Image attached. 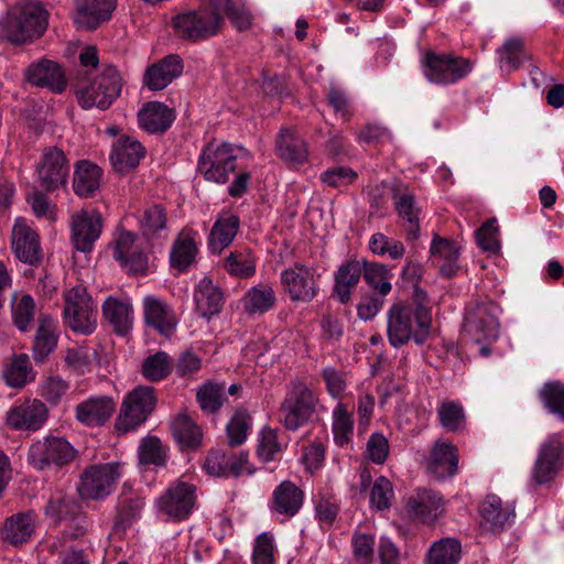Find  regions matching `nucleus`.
<instances>
[{
	"label": "nucleus",
	"instance_id": "1",
	"mask_svg": "<svg viewBox=\"0 0 564 564\" xmlns=\"http://www.w3.org/2000/svg\"><path fill=\"white\" fill-rule=\"evenodd\" d=\"M48 24V12L35 0H20L0 18V39L11 44L31 43L42 36Z\"/></svg>",
	"mask_w": 564,
	"mask_h": 564
},
{
	"label": "nucleus",
	"instance_id": "2",
	"mask_svg": "<svg viewBox=\"0 0 564 564\" xmlns=\"http://www.w3.org/2000/svg\"><path fill=\"white\" fill-rule=\"evenodd\" d=\"M72 88L82 108L97 107L107 110L120 96L122 78L113 65H104L94 78L89 77L88 72H79L72 83Z\"/></svg>",
	"mask_w": 564,
	"mask_h": 564
},
{
	"label": "nucleus",
	"instance_id": "3",
	"mask_svg": "<svg viewBox=\"0 0 564 564\" xmlns=\"http://www.w3.org/2000/svg\"><path fill=\"white\" fill-rule=\"evenodd\" d=\"M319 400L316 392L303 380H292L279 409V422L288 431H297L314 416Z\"/></svg>",
	"mask_w": 564,
	"mask_h": 564
},
{
	"label": "nucleus",
	"instance_id": "4",
	"mask_svg": "<svg viewBox=\"0 0 564 564\" xmlns=\"http://www.w3.org/2000/svg\"><path fill=\"white\" fill-rule=\"evenodd\" d=\"M172 25L177 37L200 42L217 35L225 25V18L209 4L177 14L173 18Z\"/></svg>",
	"mask_w": 564,
	"mask_h": 564
},
{
	"label": "nucleus",
	"instance_id": "5",
	"mask_svg": "<svg viewBox=\"0 0 564 564\" xmlns=\"http://www.w3.org/2000/svg\"><path fill=\"white\" fill-rule=\"evenodd\" d=\"M158 404L155 388L140 384L129 392L120 406L115 429L126 434L141 426L153 413Z\"/></svg>",
	"mask_w": 564,
	"mask_h": 564
},
{
	"label": "nucleus",
	"instance_id": "6",
	"mask_svg": "<svg viewBox=\"0 0 564 564\" xmlns=\"http://www.w3.org/2000/svg\"><path fill=\"white\" fill-rule=\"evenodd\" d=\"M77 451L64 437L47 436L33 443L28 453L29 463L37 470L53 466L63 467L72 463Z\"/></svg>",
	"mask_w": 564,
	"mask_h": 564
},
{
	"label": "nucleus",
	"instance_id": "7",
	"mask_svg": "<svg viewBox=\"0 0 564 564\" xmlns=\"http://www.w3.org/2000/svg\"><path fill=\"white\" fill-rule=\"evenodd\" d=\"M424 75L438 85L454 84L471 72V62L464 57L427 51L422 59Z\"/></svg>",
	"mask_w": 564,
	"mask_h": 564
},
{
	"label": "nucleus",
	"instance_id": "8",
	"mask_svg": "<svg viewBox=\"0 0 564 564\" xmlns=\"http://www.w3.org/2000/svg\"><path fill=\"white\" fill-rule=\"evenodd\" d=\"M237 156L228 143H208L198 160V171L205 180L224 184L236 170Z\"/></svg>",
	"mask_w": 564,
	"mask_h": 564
},
{
	"label": "nucleus",
	"instance_id": "9",
	"mask_svg": "<svg viewBox=\"0 0 564 564\" xmlns=\"http://www.w3.org/2000/svg\"><path fill=\"white\" fill-rule=\"evenodd\" d=\"M64 316L75 332L91 334L96 328L93 299L84 285H75L65 293Z\"/></svg>",
	"mask_w": 564,
	"mask_h": 564
},
{
	"label": "nucleus",
	"instance_id": "10",
	"mask_svg": "<svg viewBox=\"0 0 564 564\" xmlns=\"http://www.w3.org/2000/svg\"><path fill=\"white\" fill-rule=\"evenodd\" d=\"M119 463L93 465L84 470L78 486L83 499L99 500L112 491L121 475Z\"/></svg>",
	"mask_w": 564,
	"mask_h": 564
},
{
	"label": "nucleus",
	"instance_id": "11",
	"mask_svg": "<svg viewBox=\"0 0 564 564\" xmlns=\"http://www.w3.org/2000/svg\"><path fill=\"white\" fill-rule=\"evenodd\" d=\"M69 171V161L63 150L57 147L45 148L36 165L39 186L47 193L64 188Z\"/></svg>",
	"mask_w": 564,
	"mask_h": 564
},
{
	"label": "nucleus",
	"instance_id": "12",
	"mask_svg": "<svg viewBox=\"0 0 564 564\" xmlns=\"http://www.w3.org/2000/svg\"><path fill=\"white\" fill-rule=\"evenodd\" d=\"M318 278L315 270L301 262L281 272V284L292 302H312L318 294Z\"/></svg>",
	"mask_w": 564,
	"mask_h": 564
},
{
	"label": "nucleus",
	"instance_id": "13",
	"mask_svg": "<svg viewBox=\"0 0 564 564\" xmlns=\"http://www.w3.org/2000/svg\"><path fill=\"white\" fill-rule=\"evenodd\" d=\"M196 487L189 482L178 480L171 485L158 499V509L161 513L175 521H182L191 514L196 501Z\"/></svg>",
	"mask_w": 564,
	"mask_h": 564
},
{
	"label": "nucleus",
	"instance_id": "14",
	"mask_svg": "<svg viewBox=\"0 0 564 564\" xmlns=\"http://www.w3.org/2000/svg\"><path fill=\"white\" fill-rule=\"evenodd\" d=\"M419 325L415 324L413 307L409 304L393 303L388 312V339L392 347L400 348L411 339L415 341Z\"/></svg>",
	"mask_w": 564,
	"mask_h": 564
},
{
	"label": "nucleus",
	"instance_id": "15",
	"mask_svg": "<svg viewBox=\"0 0 564 564\" xmlns=\"http://www.w3.org/2000/svg\"><path fill=\"white\" fill-rule=\"evenodd\" d=\"M499 323L492 313V304L476 303L470 306L464 318V329L476 343L495 340L498 337Z\"/></svg>",
	"mask_w": 564,
	"mask_h": 564
},
{
	"label": "nucleus",
	"instance_id": "16",
	"mask_svg": "<svg viewBox=\"0 0 564 564\" xmlns=\"http://www.w3.org/2000/svg\"><path fill=\"white\" fill-rule=\"evenodd\" d=\"M24 76L29 84L46 88L54 94H62L67 87L65 73L62 66L54 61L43 58L30 64Z\"/></svg>",
	"mask_w": 564,
	"mask_h": 564
},
{
	"label": "nucleus",
	"instance_id": "17",
	"mask_svg": "<svg viewBox=\"0 0 564 564\" xmlns=\"http://www.w3.org/2000/svg\"><path fill=\"white\" fill-rule=\"evenodd\" d=\"M480 528L485 532L500 533L511 525L516 517L513 507L496 495H487L479 506Z\"/></svg>",
	"mask_w": 564,
	"mask_h": 564
},
{
	"label": "nucleus",
	"instance_id": "18",
	"mask_svg": "<svg viewBox=\"0 0 564 564\" xmlns=\"http://www.w3.org/2000/svg\"><path fill=\"white\" fill-rule=\"evenodd\" d=\"M135 239V235L130 231L121 232L116 240L113 258L129 274L142 275L148 271L149 260Z\"/></svg>",
	"mask_w": 564,
	"mask_h": 564
},
{
	"label": "nucleus",
	"instance_id": "19",
	"mask_svg": "<svg viewBox=\"0 0 564 564\" xmlns=\"http://www.w3.org/2000/svg\"><path fill=\"white\" fill-rule=\"evenodd\" d=\"M102 228L101 215L82 210L72 217V241L76 250L90 252Z\"/></svg>",
	"mask_w": 564,
	"mask_h": 564
},
{
	"label": "nucleus",
	"instance_id": "20",
	"mask_svg": "<svg viewBox=\"0 0 564 564\" xmlns=\"http://www.w3.org/2000/svg\"><path fill=\"white\" fill-rule=\"evenodd\" d=\"M393 204L397 214L403 220L406 240H416L420 236V208L416 206L414 194L404 183L393 188Z\"/></svg>",
	"mask_w": 564,
	"mask_h": 564
},
{
	"label": "nucleus",
	"instance_id": "21",
	"mask_svg": "<svg viewBox=\"0 0 564 564\" xmlns=\"http://www.w3.org/2000/svg\"><path fill=\"white\" fill-rule=\"evenodd\" d=\"M12 249L15 257L30 265H39L43 259L39 235L29 226L17 223L12 231Z\"/></svg>",
	"mask_w": 564,
	"mask_h": 564
},
{
	"label": "nucleus",
	"instance_id": "22",
	"mask_svg": "<svg viewBox=\"0 0 564 564\" xmlns=\"http://www.w3.org/2000/svg\"><path fill=\"white\" fill-rule=\"evenodd\" d=\"M183 61L176 54H171L147 68L143 84L151 90H161L183 73Z\"/></svg>",
	"mask_w": 564,
	"mask_h": 564
},
{
	"label": "nucleus",
	"instance_id": "23",
	"mask_svg": "<svg viewBox=\"0 0 564 564\" xmlns=\"http://www.w3.org/2000/svg\"><path fill=\"white\" fill-rule=\"evenodd\" d=\"M275 150L278 156L292 166L303 165L308 162L307 142L289 128L280 130L275 142Z\"/></svg>",
	"mask_w": 564,
	"mask_h": 564
},
{
	"label": "nucleus",
	"instance_id": "24",
	"mask_svg": "<svg viewBox=\"0 0 564 564\" xmlns=\"http://www.w3.org/2000/svg\"><path fill=\"white\" fill-rule=\"evenodd\" d=\"M47 419V409L39 400L26 401L8 412L7 422L15 430H39Z\"/></svg>",
	"mask_w": 564,
	"mask_h": 564
},
{
	"label": "nucleus",
	"instance_id": "25",
	"mask_svg": "<svg viewBox=\"0 0 564 564\" xmlns=\"http://www.w3.org/2000/svg\"><path fill=\"white\" fill-rule=\"evenodd\" d=\"M145 149L130 137H121L113 144L110 161L116 172L126 174L134 170L144 156Z\"/></svg>",
	"mask_w": 564,
	"mask_h": 564
},
{
	"label": "nucleus",
	"instance_id": "26",
	"mask_svg": "<svg viewBox=\"0 0 564 564\" xmlns=\"http://www.w3.org/2000/svg\"><path fill=\"white\" fill-rule=\"evenodd\" d=\"M458 469V451L451 443L437 440L431 449L427 459L429 473L438 478L454 476Z\"/></svg>",
	"mask_w": 564,
	"mask_h": 564
},
{
	"label": "nucleus",
	"instance_id": "27",
	"mask_svg": "<svg viewBox=\"0 0 564 564\" xmlns=\"http://www.w3.org/2000/svg\"><path fill=\"white\" fill-rule=\"evenodd\" d=\"M304 492L291 480H284L272 492L271 511L286 518L294 517L303 506Z\"/></svg>",
	"mask_w": 564,
	"mask_h": 564
},
{
	"label": "nucleus",
	"instance_id": "28",
	"mask_svg": "<svg viewBox=\"0 0 564 564\" xmlns=\"http://www.w3.org/2000/svg\"><path fill=\"white\" fill-rule=\"evenodd\" d=\"M35 531V513L33 511L18 512L7 518L1 527L3 542L18 546L26 543Z\"/></svg>",
	"mask_w": 564,
	"mask_h": 564
},
{
	"label": "nucleus",
	"instance_id": "29",
	"mask_svg": "<svg viewBox=\"0 0 564 564\" xmlns=\"http://www.w3.org/2000/svg\"><path fill=\"white\" fill-rule=\"evenodd\" d=\"M116 4V0H77L76 22L88 30H95L110 20Z\"/></svg>",
	"mask_w": 564,
	"mask_h": 564
},
{
	"label": "nucleus",
	"instance_id": "30",
	"mask_svg": "<svg viewBox=\"0 0 564 564\" xmlns=\"http://www.w3.org/2000/svg\"><path fill=\"white\" fill-rule=\"evenodd\" d=\"M410 514L424 523H433L443 512V499L433 490L420 489L406 503Z\"/></svg>",
	"mask_w": 564,
	"mask_h": 564
},
{
	"label": "nucleus",
	"instance_id": "31",
	"mask_svg": "<svg viewBox=\"0 0 564 564\" xmlns=\"http://www.w3.org/2000/svg\"><path fill=\"white\" fill-rule=\"evenodd\" d=\"M459 249L456 242L437 235L434 236L430 252L433 264L438 267L442 276L452 278L457 273Z\"/></svg>",
	"mask_w": 564,
	"mask_h": 564
},
{
	"label": "nucleus",
	"instance_id": "32",
	"mask_svg": "<svg viewBox=\"0 0 564 564\" xmlns=\"http://www.w3.org/2000/svg\"><path fill=\"white\" fill-rule=\"evenodd\" d=\"M116 404L109 397H96L76 406V417L88 426L104 425L113 414Z\"/></svg>",
	"mask_w": 564,
	"mask_h": 564
},
{
	"label": "nucleus",
	"instance_id": "33",
	"mask_svg": "<svg viewBox=\"0 0 564 564\" xmlns=\"http://www.w3.org/2000/svg\"><path fill=\"white\" fill-rule=\"evenodd\" d=\"M142 129L150 133L166 131L175 119L172 108L160 101H150L138 113Z\"/></svg>",
	"mask_w": 564,
	"mask_h": 564
},
{
	"label": "nucleus",
	"instance_id": "34",
	"mask_svg": "<svg viewBox=\"0 0 564 564\" xmlns=\"http://www.w3.org/2000/svg\"><path fill=\"white\" fill-rule=\"evenodd\" d=\"M102 170L88 160H79L74 166L73 188L77 196L93 197L100 187Z\"/></svg>",
	"mask_w": 564,
	"mask_h": 564
},
{
	"label": "nucleus",
	"instance_id": "35",
	"mask_svg": "<svg viewBox=\"0 0 564 564\" xmlns=\"http://www.w3.org/2000/svg\"><path fill=\"white\" fill-rule=\"evenodd\" d=\"M362 263L358 260H348L341 263L334 276L333 296H336L341 304L351 299V291L358 284L362 275Z\"/></svg>",
	"mask_w": 564,
	"mask_h": 564
},
{
	"label": "nucleus",
	"instance_id": "36",
	"mask_svg": "<svg viewBox=\"0 0 564 564\" xmlns=\"http://www.w3.org/2000/svg\"><path fill=\"white\" fill-rule=\"evenodd\" d=\"M240 227V219L237 215L223 213L215 221L208 239L209 249L214 253H220L234 241Z\"/></svg>",
	"mask_w": 564,
	"mask_h": 564
},
{
	"label": "nucleus",
	"instance_id": "37",
	"mask_svg": "<svg viewBox=\"0 0 564 564\" xmlns=\"http://www.w3.org/2000/svg\"><path fill=\"white\" fill-rule=\"evenodd\" d=\"M197 312L205 318L218 314L224 305L221 290L209 278L199 281L194 292Z\"/></svg>",
	"mask_w": 564,
	"mask_h": 564
},
{
	"label": "nucleus",
	"instance_id": "38",
	"mask_svg": "<svg viewBox=\"0 0 564 564\" xmlns=\"http://www.w3.org/2000/svg\"><path fill=\"white\" fill-rule=\"evenodd\" d=\"M102 313L117 335L124 336L132 328V307L129 303L108 297L102 304Z\"/></svg>",
	"mask_w": 564,
	"mask_h": 564
},
{
	"label": "nucleus",
	"instance_id": "39",
	"mask_svg": "<svg viewBox=\"0 0 564 564\" xmlns=\"http://www.w3.org/2000/svg\"><path fill=\"white\" fill-rule=\"evenodd\" d=\"M144 318L163 335H169L176 326V319L170 307L154 296L144 299Z\"/></svg>",
	"mask_w": 564,
	"mask_h": 564
},
{
	"label": "nucleus",
	"instance_id": "40",
	"mask_svg": "<svg viewBox=\"0 0 564 564\" xmlns=\"http://www.w3.org/2000/svg\"><path fill=\"white\" fill-rule=\"evenodd\" d=\"M56 325L48 315H40L39 326L33 343V358L37 362H43L46 357L55 349L57 345Z\"/></svg>",
	"mask_w": 564,
	"mask_h": 564
},
{
	"label": "nucleus",
	"instance_id": "41",
	"mask_svg": "<svg viewBox=\"0 0 564 564\" xmlns=\"http://www.w3.org/2000/svg\"><path fill=\"white\" fill-rule=\"evenodd\" d=\"M174 440L183 449H196L200 446V427L186 414L177 415L171 424Z\"/></svg>",
	"mask_w": 564,
	"mask_h": 564
},
{
	"label": "nucleus",
	"instance_id": "42",
	"mask_svg": "<svg viewBox=\"0 0 564 564\" xmlns=\"http://www.w3.org/2000/svg\"><path fill=\"white\" fill-rule=\"evenodd\" d=\"M412 300L415 306L413 307L415 324L419 325V333H416L415 344L422 345L429 338L432 326L430 299L423 289H421L419 285H415L413 286Z\"/></svg>",
	"mask_w": 564,
	"mask_h": 564
},
{
	"label": "nucleus",
	"instance_id": "43",
	"mask_svg": "<svg viewBox=\"0 0 564 564\" xmlns=\"http://www.w3.org/2000/svg\"><path fill=\"white\" fill-rule=\"evenodd\" d=\"M2 377L7 384L13 388H23L28 382L33 381L35 371L29 356L26 354L14 356L3 368Z\"/></svg>",
	"mask_w": 564,
	"mask_h": 564
},
{
	"label": "nucleus",
	"instance_id": "44",
	"mask_svg": "<svg viewBox=\"0 0 564 564\" xmlns=\"http://www.w3.org/2000/svg\"><path fill=\"white\" fill-rule=\"evenodd\" d=\"M212 8L221 14L224 12L232 25L239 31L251 26L252 14L241 0H208Z\"/></svg>",
	"mask_w": 564,
	"mask_h": 564
},
{
	"label": "nucleus",
	"instance_id": "45",
	"mask_svg": "<svg viewBox=\"0 0 564 564\" xmlns=\"http://www.w3.org/2000/svg\"><path fill=\"white\" fill-rule=\"evenodd\" d=\"M143 506V499L137 494L123 492L119 497L115 528L126 531L140 517Z\"/></svg>",
	"mask_w": 564,
	"mask_h": 564
},
{
	"label": "nucleus",
	"instance_id": "46",
	"mask_svg": "<svg viewBox=\"0 0 564 564\" xmlns=\"http://www.w3.org/2000/svg\"><path fill=\"white\" fill-rule=\"evenodd\" d=\"M45 514L53 520L55 524L67 522L83 514L80 506L72 498L57 494L53 496L46 507Z\"/></svg>",
	"mask_w": 564,
	"mask_h": 564
},
{
	"label": "nucleus",
	"instance_id": "47",
	"mask_svg": "<svg viewBox=\"0 0 564 564\" xmlns=\"http://www.w3.org/2000/svg\"><path fill=\"white\" fill-rule=\"evenodd\" d=\"M273 289L265 284L251 288L243 296V308L248 314H264L275 304Z\"/></svg>",
	"mask_w": 564,
	"mask_h": 564
},
{
	"label": "nucleus",
	"instance_id": "48",
	"mask_svg": "<svg viewBox=\"0 0 564 564\" xmlns=\"http://www.w3.org/2000/svg\"><path fill=\"white\" fill-rule=\"evenodd\" d=\"M437 416L444 430L451 433L463 432L467 421L463 405L454 400H444L438 409Z\"/></svg>",
	"mask_w": 564,
	"mask_h": 564
},
{
	"label": "nucleus",
	"instance_id": "49",
	"mask_svg": "<svg viewBox=\"0 0 564 564\" xmlns=\"http://www.w3.org/2000/svg\"><path fill=\"white\" fill-rule=\"evenodd\" d=\"M225 391V383L207 381L197 389L196 400L204 412L214 414L220 410L227 399Z\"/></svg>",
	"mask_w": 564,
	"mask_h": 564
},
{
	"label": "nucleus",
	"instance_id": "50",
	"mask_svg": "<svg viewBox=\"0 0 564 564\" xmlns=\"http://www.w3.org/2000/svg\"><path fill=\"white\" fill-rule=\"evenodd\" d=\"M498 54L500 55L501 69H506L508 73L517 70L529 59V54L524 48V42L520 37L506 40L498 50Z\"/></svg>",
	"mask_w": 564,
	"mask_h": 564
},
{
	"label": "nucleus",
	"instance_id": "51",
	"mask_svg": "<svg viewBox=\"0 0 564 564\" xmlns=\"http://www.w3.org/2000/svg\"><path fill=\"white\" fill-rule=\"evenodd\" d=\"M173 370L172 359L165 351H156L148 356L141 366L142 376L151 382H159L167 378Z\"/></svg>",
	"mask_w": 564,
	"mask_h": 564
},
{
	"label": "nucleus",
	"instance_id": "52",
	"mask_svg": "<svg viewBox=\"0 0 564 564\" xmlns=\"http://www.w3.org/2000/svg\"><path fill=\"white\" fill-rule=\"evenodd\" d=\"M361 263L364 265L362 276L365 282L382 296L390 293L392 289L390 283L392 273L388 267L378 262L362 261Z\"/></svg>",
	"mask_w": 564,
	"mask_h": 564
},
{
	"label": "nucleus",
	"instance_id": "53",
	"mask_svg": "<svg viewBox=\"0 0 564 564\" xmlns=\"http://www.w3.org/2000/svg\"><path fill=\"white\" fill-rule=\"evenodd\" d=\"M462 546L456 539L447 538L435 542L427 554V564H457Z\"/></svg>",
	"mask_w": 564,
	"mask_h": 564
},
{
	"label": "nucleus",
	"instance_id": "54",
	"mask_svg": "<svg viewBox=\"0 0 564 564\" xmlns=\"http://www.w3.org/2000/svg\"><path fill=\"white\" fill-rule=\"evenodd\" d=\"M196 252L194 238L188 235L184 236L183 232L180 234L171 251V265L181 271L186 270L194 262Z\"/></svg>",
	"mask_w": 564,
	"mask_h": 564
},
{
	"label": "nucleus",
	"instance_id": "55",
	"mask_svg": "<svg viewBox=\"0 0 564 564\" xmlns=\"http://www.w3.org/2000/svg\"><path fill=\"white\" fill-rule=\"evenodd\" d=\"M539 398L543 406L564 422V383L550 381L542 386Z\"/></svg>",
	"mask_w": 564,
	"mask_h": 564
},
{
	"label": "nucleus",
	"instance_id": "56",
	"mask_svg": "<svg viewBox=\"0 0 564 564\" xmlns=\"http://www.w3.org/2000/svg\"><path fill=\"white\" fill-rule=\"evenodd\" d=\"M230 275L249 278L256 272V261L249 249L231 251L225 259L224 264Z\"/></svg>",
	"mask_w": 564,
	"mask_h": 564
},
{
	"label": "nucleus",
	"instance_id": "57",
	"mask_svg": "<svg viewBox=\"0 0 564 564\" xmlns=\"http://www.w3.org/2000/svg\"><path fill=\"white\" fill-rule=\"evenodd\" d=\"M251 425V416L247 410H237L226 426L228 444L231 447L241 445L248 435Z\"/></svg>",
	"mask_w": 564,
	"mask_h": 564
},
{
	"label": "nucleus",
	"instance_id": "58",
	"mask_svg": "<svg viewBox=\"0 0 564 564\" xmlns=\"http://www.w3.org/2000/svg\"><path fill=\"white\" fill-rule=\"evenodd\" d=\"M167 216L162 205L154 204L148 207L141 218V231L145 237L155 236L160 230L166 228Z\"/></svg>",
	"mask_w": 564,
	"mask_h": 564
},
{
	"label": "nucleus",
	"instance_id": "59",
	"mask_svg": "<svg viewBox=\"0 0 564 564\" xmlns=\"http://www.w3.org/2000/svg\"><path fill=\"white\" fill-rule=\"evenodd\" d=\"M352 556L356 564H375V536L356 532L351 539Z\"/></svg>",
	"mask_w": 564,
	"mask_h": 564
},
{
	"label": "nucleus",
	"instance_id": "60",
	"mask_svg": "<svg viewBox=\"0 0 564 564\" xmlns=\"http://www.w3.org/2000/svg\"><path fill=\"white\" fill-rule=\"evenodd\" d=\"M369 248L373 253L379 256L388 253L393 260L401 259L405 252V248L401 241L389 238L381 232H376L371 236Z\"/></svg>",
	"mask_w": 564,
	"mask_h": 564
},
{
	"label": "nucleus",
	"instance_id": "61",
	"mask_svg": "<svg viewBox=\"0 0 564 564\" xmlns=\"http://www.w3.org/2000/svg\"><path fill=\"white\" fill-rule=\"evenodd\" d=\"M139 458L143 464L162 466L166 460V453L159 437L148 436L142 440L139 447Z\"/></svg>",
	"mask_w": 564,
	"mask_h": 564
},
{
	"label": "nucleus",
	"instance_id": "62",
	"mask_svg": "<svg viewBox=\"0 0 564 564\" xmlns=\"http://www.w3.org/2000/svg\"><path fill=\"white\" fill-rule=\"evenodd\" d=\"M538 456L562 469L564 465V442L560 433L549 435L541 444Z\"/></svg>",
	"mask_w": 564,
	"mask_h": 564
},
{
	"label": "nucleus",
	"instance_id": "63",
	"mask_svg": "<svg viewBox=\"0 0 564 564\" xmlns=\"http://www.w3.org/2000/svg\"><path fill=\"white\" fill-rule=\"evenodd\" d=\"M499 227L496 218L487 219L480 228L476 230V239L478 246L485 252L498 253L500 242L498 240Z\"/></svg>",
	"mask_w": 564,
	"mask_h": 564
},
{
	"label": "nucleus",
	"instance_id": "64",
	"mask_svg": "<svg viewBox=\"0 0 564 564\" xmlns=\"http://www.w3.org/2000/svg\"><path fill=\"white\" fill-rule=\"evenodd\" d=\"M282 452V445L278 438V431L264 427L257 447V455L263 463L275 459L276 454Z\"/></svg>",
	"mask_w": 564,
	"mask_h": 564
}]
</instances>
